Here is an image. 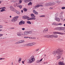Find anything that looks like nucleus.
<instances>
[{"label":"nucleus","instance_id":"obj_1","mask_svg":"<svg viewBox=\"0 0 65 65\" xmlns=\"http://www.w3.org/2000/svg\"><path fill=\"white\" fill-rule=\"evenodd\" d=\"M63 54V50L61 48H59L56 51H54L53 52V54L54 56L56 55L57 54L58 55H62Z\"/></svg>","mask_w":65,"mask_h":65},{"label":"nucleus","instance_id":"obj_2","mask_svg":"<svg viewBox=\"0 0 65 65\" xmlns=\"http://www.w3.org/2000/svg\"><path fill=\"white\" fill-rule=\"evenodd\" d=\"M34 61H35V58H31L27 60V62L28 63H31L33 62Z\"/></svg>","mask_w":65,"mask_h":65},{"label":"nucleus","instance_id":"obj_3","mask_svg":"<svg viewBox=\"0 0 65 65\" xmlns=\"http://www.w3.org/2000/svg\"><path fill=\"white\" fill-rule=\"evenodd\" d=\"M44 37H46V38H53V37H54V35H46L44 36Z\"/></svg>","mask_w":65,"mask_h":65},{"label":"nucleus","instance_id":"obj_4","mask_svg":"<svg viewBox=\"0 0 65 65\" xmlns=\"http://www.w3.org/2000/svg\"><path fill=\"white\" fill-rule=\"evenodd\" d=\"M19 17L18 16H17L14 17L11 20V21L13 22H15L18 20V18Z\"/></svg>","mask_w":65,"mask_h":65},{"label":"nucleus","instance_id":"obj_5","mask_svg":"<svg viewBox=\"0 0 65 65\" xmlns=\"http://www.w3.org/2000/svg\"><path fill=\"white\" fill-rule=\"evenodd\" d=\"M55 30H64V28L63 27H56L55 28Z\"/></svg>","mask_w":65,"mask_h":65},{"label":"nucleus","instance_id":"obj_6","mask_svg":"<svg viewBox=\"0 0 65 65\" xmlns=\"http://www.w3.org/2000/svg\"><path fill=\"white\" fill-rule=\"evenodd\" d=\"M10 10L11 11H14V12H15V11H17V10H15L14 8L12 6H11L10 7Z\"/></svg>","mask_w":65,"mask_h":65},{"label":"nucleus","instance_id":"obj_7","mask_svg":"<svg viewBox=\"0 0 65 65\" xmlns=\"http://www.w3.org/2000/svg\"><path fill=\"white\" fill-rule=\"evenodd\" d=\"M53 33H54V34H59L60 35H63V34H64V33H63L56 31L54 32Z\"/></svg>","mask_w":65,"mask_h":65},{"label":"nucleus","instance_id":"obj_8","mask_svg":"<svg viewBox=\"0 0 65 65\" xmlns=\"http://www.w3.org/2000/svg\"><path fill=\"white\" fill-rule=\"evenodd\" d=\"M22 18L23 19H29L30 18L28 16L25 15L23 16Z\"/></svg>","mask_w":65,"mask_h":65},{"label":"nucleus","instance_id":"obj_9","mask_svg":"<svg viewBox=\"0 0 65 65\" xmlns=\"http://www.w3.org/2000/svg\"><path fill=\"white\" fill-rule=\"evenodd\" d=\"M33 12L36 15H38V13L37 12H36L35 10H33Z\"/></svg>","mask_w":65,"mask_h":65},{"label":"nucleus","instance_id":"obj_10","mask_svg":"<svg viewBox=\"0 0 65 65\" xmlns=\"http://www.w3.org/2000/svg\"><path fill=\"white\" fill-rule=\"evenodd\" d=\"M17 36H22V33L21 32H17Z\"/></svg>","mask_w":65,"mask_h":65},{"label":"nucleus","instance_id":"obj_11","mask_svg":"<svg viewBox=\"0 0 65 65\" xmlns=\"http://www.w3.org/2000/svg\"><path fill=\"white\" fill-rule=\"evenodd\" d=\"M59 18L61 20H63V17L62 15H60L59 16Z\"/></svg>","mask_w":65,"mask_h":65},{"label":"nucleus","instance_id":"obj_12","mask_svg":"<svg viewBox=\"0 0 65 65\" xmlns=\"http://www.w3.org/2000/svg\"><path fill=\"white\" fill-rule=\"evenodd\" d=\"M55 20L57 22H60V19L59 18H55Z\"/></svg>","mask_w":65,"mask_h":65},{"label":"nucleus","instance_id":"obj_13","mask_svg":"<svg viewBox=\"0 0 65 65\" xmlns=\"http://www.w3.org/2000/svg\"><path fill=\"white\" fill-rule=\"evenodd\" d=\"M26 45L27 46H32L31 43H30L29 44H26Z\"/></svg>","mask_w":65,"mask_h":65},{"label":"nucleus","instance_id":"obj_14","mask_svg":"<svg viewBox=\"0 0 65 65\" xmlns=\"http://www.w3.org/2000/svg\"><path fill=\"white\" fill-rule=\"evenodd\" d=\"M52 25H54V26H58V24L56 22H53L52 24Z\"/></svg>","mask_w":65,"mask_h":65},{"label":"nucleus","instance_id":"obj_15","mask_svg":"<svg viewBox=\"0 0 65 65\" xmlns=\"http://www.w3.org/2000/svg\"><path fill=\"white\" fill-rule=\"evenodd\" d=\"M61 55H58V56H56L57 60H59V59L60 58H61Z\"/></svg>","mask_w":65,"mask_h":65},{"label":"nucleus","instance_id":"obj_16","mask_svg":"<svg viewBox=\"0 0 65 65\" xmlns=\"http://www.w3.org/2000/svg\"><path fill=\"white\" fill-rule=\"evenodd\" d=\"M25 42V41L24 40H21L19 41V43H23V42Z\"/></svg>","mask_w":65,"mask_h":65},{"label":"nucleus","instance_id":"obj_17","mask_svg":"<svg viewBox=\"0 0 65 65\" xmlns=\"http://www.w3.org/2000/svg\"><path fill=\"white\" fill-rule=\"evenodd\" d=\"M29 19L30 20H36V18L34 17H31L29 18Z\"/></svg>","mask_w":65,"mask_h":65},{"label":"nucleus","instance_id":"obj_18","mask_svg":"<svg viewBox=\"0 0 65 65\" xmlns=\"http://www.w3.org/2000/svg\"><path fill=\"white\" fill-rule=\"evenodd\" d=\"M24 34L25 35H28V34H29L28 32L27 31H25L24 32Z\"/></svg>","mask_w":65,"mask_h":65},{"label":"nucleus","instance_id":"obj_19","mask_svg":"<svg viewBox=\"0 0 65 65\" xmlns=\"http://www.w3.org/2000/svg\"><path fill=\"white\" fill-rule=\"evenodd\" d=\"M27 10L28 9H27L26 8H24L23 9V11H25V12H26V11H27Z\"/></svg>","mask_w":65,"mask_h":65},{"label":"nucleus","instance_id":"obj_20","mask_svg":"<svg viewBox=\"0 0 65 65\" xmlns=\"http://www.w3.org/2000/svg\"><path fill=\"white\" fill-rule=\"evenodd\" d=\"M54 37H55V38H58V35H56V34H55L54 35Z\"/></svg>","mask_w":65,"mask_h":65},{"label":"nucleus","instance_id":"obj_21","mask_svg":"<svg viewBox=\"0 0 65 65\" xmlns=\"http://www.w3.org/2000/svg\"><path fill=\"white\" fill-rule=\"evenodd\" d=\"M48 31V29H44L43 31V32H47Z\"/></svg>","mask_w":65,"mask_h":65},{"label":"nucleus","instance_id":"obj_22","mask_svg":"<svg viewBox=\"0 0 65 65\" xmlns=\"http://www.w3.org/2000/svg\"><path fill=\"white\" fill-rule=\"evenodd\" d=\"M33 0H27L25 1L26 3H28V2H30V1H31Z\"/></svg>","mask_w":65,"mask_h":65},{"label":"nucleus","instance_id":"obj_23","mask_svg":"<svg viewBox=\"0 0 65 65\" xmlns=\"http://www.w3.org/2000/svg\"><path fill=\"white\" fill-rule=\"evenodd\" d=\"M30 16L31 17H35V16L34 15L33 13L31 14Z\"/></svg>","mask_w":65,"mask_h":65},{"label":"nucleus","instance_id":"obj_24","mask_svg":"<svg viewBox=\"0 0 65 65\" xmlns=\"http://www.w3.org/2000/svg\"><path fill=\"white\" fill-rule=\"evenodd\" d=\"M19 25H22V21H21L19 23Z\"/></svg>","mask_w":65,"mask_h":65},{"label":"nucleus","instance_id":"obj_25","mask_svg":"<svg viewBox=\"0 0 65 65\" xmlns=\"http://www.w3.org/2000/svg\"><path fill=\"white\" fill-rule=\"evenodd\" d=\"M47 5H48V6H51L52 5L51 3H47Z\"/></svg>","mask_w":65,"mask_h":65},{"label":"nucleus","instance_id":"obj_26","mask_svg":"<svg viewBox=\"0 0 65 65\" xmlns=\"http://www.w3.org/2000/svg\"><path fill=\"white\" fill-rule=\"evenodd\" d=\"M32 2H29V3L28 4V5L29 6V5H32Z\"/></svg>","mask_w":65,"mask_h":65},{"label":"nucleus","instance_id":"obj_27","mask_svg":"<svg viewBox=\"0 0 65 65\" xmlns=\"http://www.w3.org/2000/svg\"><path fill=\"white\" fill-rule=\"evenodd\" d=\"M27 24H31V23L30 21H27Z\"/></svg>","mask_w":65,"mask_h":65},{"label":"nucleus","instance_id":"obj_28","mask_svg":"<svg viewBox=\"0 0 65 65\" xmlns=\"http://www.w3.org/2000/svg\"><path fill=\"white\" fill-rule=\"evenodd\" d=\"M15 12H16V13H17V14H20V12H19V11H17L16 10V11H15Z\"/></svg>","mask_w":65,"mask_h":65},{"label":"nucleus","instance_id":"obj_29","mask_svg":"<svg viewBox=\"0 0 65 65\" xmlns=\"http://www.w3.org/2000/svg\"><path fill=\"white\" fill-rule=\"evenodd\" d=\"M40 7L39 5H37V6H35V8H36V7H37L38 8V7Z\"/></svg>","mask_w":65,"mask_h":65},{"label":"nucleus","instance_id":"obj_30","mask_svg":"<svg viewBox=\"0 0 65 65\" xmlns=\"http://www.w3.org/2000/svg\"><path fill=\"white\" fill-rule=\"evenodd\" d=\"M45 17V15H42L40 16V17L42 18V17Z\"/></svg>","mask_w":65,"mask_h":65},{"label":"nucleus","instance_id":"obj_31","mask_svg":"<svg viewBox=\"0 0 65 65\" xmlns=\"http://www.w3.org/2000/svg\"><path fill=\"white\" fill-rule=\"evenodd\" d=\"M21 60H22V58H20V59H19L18 61L19 63H20V62H21Z\"/></svg>","mask_w":65,"mask_h":65},{"label":"nucleus","instance_id":"obj_32","mask_svg":"<svg viewBox=\"0 0 65 65\" xmlns=\"http://www.w3.org/2000/svg\"><path fill=\"white\" fill-rule=\"evenodd\" d=\"M5 11V9H3L0 10L1 12H3V11Z\"/></svg>","mask_w":65,"mask_h":65},{"label":"nucleus","instance_id":"obj_33","mask_svg":"<svg viewBox=\"0 0 65 65\" xmlns=\"http://www.w3.org/2000/svg\"><path fill=\"white\" fill-rule=\"evenodd\" d=\"M51 5H55V3H54V2H53L51 3Z\"/></svg>","mask_w":65,"mask_h":65},{"label":"nucleus","instance_id":"obj_34","mask_svg":"<svg viewBox=\"0 0 65 65\" xmlns=\"http://www.w3.org/2000/svg\"><path fill=\"white\" fill-rule=\"evenodd\" d=\"M19 7L20 9H21L22 8V6L20 5H19Z\"/></svg>","mask_w":65,"mask_h":65},{"label":"nucleus","instance_id":"obj_35","mask_svg":"<svg viewBox=\"0 0 65 65\" xmlns=\"http://www.w3.org/2000/svg\"><path fill=\"white\" fill-rule=\"evenodd\" d=\"M31 44L32 45V46H33V45H35V43H31Z\"/></svg>","mask_w":65,"mask_h":65},{"label":"nucleus","instance_id":"obj_36","mask_svg":"<svg viewBox=\"0 0 65 65\" xmlns=\"http://www.w3.org/2000/svg\"><path fill=\"white\" fill-rule=\"evenodd\" d=\"M28 32V34H31L32 33V31H29V32Z\"/></svg>","mask_w":65,"mask_h":65},{"label":"nucleus","instance_id":"obj_37","mask_svg":"<svg viewBox=\"0 0 65 65\" xmlns=\"http://www.w3.org/2000/svg\"><path fill=\"white\" fill-rule=\"evenodd\" d=\"M65 7H61V9H65Z\"/></svg>","mask_w":65,"mask_h":65},{"label":"nucleus","instance_id":"obj_38","mask_svg":"<svg viewBox=\"0 0 65 65\" xmlns=\"http://www.w3.org/2000/svg\"><path fill=\"white\" fill-rule=\"evenodd\" d=\"M3 26L1 25H0V28H2Z\"/></svg>","mask_w":65,"mask_h":65},{"label":"nucleus","instance_id":"obj_39","mask_svg":"<svg viewBox=\"0 0 65 65\" xmlns=\"http://www.w3.org/2000/svg\"><path fill=\"white\" fill-rule=\"evenodd\" d=\"M3 34H0V37H2V36H3Z\"/></svg>","mask_w":65,"mask_h":65},{"label":"nucleus","instance_id":"obj_40","mask_svg":"<svg viewBox=\"0 0 65 65\" xmlns=\"http://www.w3.org/2000/svg\"><path fill=\"white\" fill-rule=\"evenodd\" d=\"M19 43H19V41L18 42H15V44H19Z\"/></svg>","mask_w":65,"mask_h":65},{"label":"nucleus","instance_id":"obj_41","mask_svg":"<svg viewBox=\"0 0 65 65\" xmlns=\"http://www.w3.org/2000/svg\"><path fill=\"white\" fill-rule=\"evenodd\" d=\"M58 25H62V23H59L58 24H57V26H58Z\"/></svg>","mask_w":65,"mask_h":65},{"label":"nucleus","instance_id":"obj_42","mask_svg":"<svg viewBox=\"0 0 65 65\" xmlns=\"http://www.w3.org/2000/svg\"><path fill=\"white\" fill-rule=\"evenodd\" d=\"M22 24H25V22L23 21H22Z\"/></svg>","mask_w":65,"mask_h":65},{"label":"nucleus","instance_id":"obj_43","mask_svg":"<svg viewBox=\"0 0 65 65\" xmlns=\"http://www.w3.org/2000/svg\"><path fill=\"white\" fill-rule=\"evenodd\" d=\"M19 2L20 3H21L22 2V1L21 0H20L19 1Z\"/></svg>","mask_w":65,"mask_h":65},{"label":"nucleus","instance_id":"obj_44","mask_svg":"<svg viewBox=\"0 0 65 65\" xmlns=\"http://www.w3.org/2000/svg\"><path fill=\"white\" fill-rule=\"evenodd\" d=\"M49 9H53V8L51 7Z\"/></svg>","mask_w":65,"mask_h":65},{"label":"nucleus","instance_id":"obj_45","mask_svg":"<svg viewBox=\"0 0 65 65\" xmlns=\"http://www.w3.org/2000/svg\"><path fill=\"white\" fill-rule=\"evenodd\" d=\"M39 51V49H37L36 50V52H38Z\"/></svg>","mask_w":65,"mask_h":65},{"label":"nucleus","instance_id":"obj_46","mask_svg":"<svg viewBox=\"0 0 65 65\" xmlns=\"http://www.w3.org/2000/svg\"><path fill=\"white\" fill-rule=\"evenodd\" d=\"M57 3H58V4H59V3H60V2H59V1H57Z\"/></svg>","mask_w":65,"mask_h":65},{"label":"nucleus","instance_id":"obj_47","mask_svg":"<svg viewBox=\"0 0 65 65\" xmlns=\"http://www.w3.org/2000/svg\"><path fill=\"white\" fill-rule=\"evenodd\" d=\"M24 38H28V37H24Z\"/></svg>","mask_w":65,"mask_h":65},{"label":"nucleus","instance_id":"obj_48","mask_svg":"<svg viewBox=\"0 0 65 65\" xmlns=\"http://www.w3.org/2000/svg\"><path fill=\"white\" fill-rule=\"evenodd\" d=\"M37 63H39V60H37L36 62Z\"/></svg>","mask_w":65,"mask_h":65},{"label":"nucleus","instance_id":"obj_49","mask_svg":"<svg viewBox=\"0 0 65 65\" xmlns=\"http://www.w3.org/2000/svg\"><path fill=\"white\" fill-rule=\"evenodd\" d=\"M39 5L40 6H42V7L43 6V5Z\"/></svg>","mask_w":65,"mask_h":65},{"label":"nucleus","instance_id":"obj_50","mask_svg":"<svg viewBox=\"0 0 65 65\" xmlns=\"http://www.w3.org/2000/svg\"><path fill=\"white\" fill-rule=\"evenodd\" d=\"M42 58L40 60H39V62H41V61H42Z\"/></svg>","mask_w":65,"mask_h":65},{"label":"nucleus","instance_id":"obj_51","mask_svg":"<svg viewBox=\"0 0 65 65\" xmlns=\"http://www.w3.org/2000/svg\"><path fill=\"white\" fill-rule=\"evenodd\" d=\"M25 28H22V30H25Z\"/></svg>","mask_w":65,"mask_h":65},{"label":"nucleus","instance_id":"obj_52","mask_svg":"<svg viewBox=\"0 0 65 65\" xmlns=\"http://www.w3.org/2000/svg\"><path fill=\"white\" fill-rule=\"evenodd\" d=\"M14 29V27H12L11 28V29Z\"/></svg>","mask_w":65,"mask_h":65},{"label":"nucleus","instance_id":"obj_53","mask_svg":"<svg viewBox=\"0 0 65 65\" xmlns=\"http://www.w3.org/2000/svg\"><path fill=\"white\" fill-rule=\"evenodd\" d=\"M63 12H61V14H63Z\"/></svg>","mask_w":65,"mask_h":65},{"label":"nucleus","instance_id":"obj_54","mask_svg":"<svg viewBox=\"0 0 65 65\" xmlns=\"http://www.w3.org/2000/svg\"><path fill=\"white\" fill-rule=\"evenodd\" d=\"M3 9H6V8L5 7H3Z\"/></svg>","mask_w":65,"mask_h":65},{"label":"nucleus","instance_id":"obj_55","mask_svg":"<svg viewBox=\"0 0 65 65\" xmlns=\"http://www.w3.org/2000/svg\"><path fill=\"white\" fill-rule=\"evenodd\" d=\"M22 62L23 64H24V61H22Z\"/></svg>","mask_w":65,"mask_h":65},{"label":"nucleus","instance_id":"obj_56","mask_svg":"<svg viewBox=\"0 0 65 65\" xmlns=\"http://www.w3.org/2000/svg\"><path fill=\"white\" fill-rule=\"evenodd\" d=\"M21 12H22V13H23V10H21Z\"/></svg>","mask_w":65,"mask_h":65},{"label":"nucleus","instance_id":"obj_57","mask_svg":"<svg viewBox=\"0 0 65 65\" xmlns=\"http://www.w3.org/2000/svg\"><path fill=\"white\" fill-rule=\"evenodd\" d=\"M2 59H3V58H0V60H2Z\"/></svg>","mask_w":65,"mask_h":65},{"label":"nucleus","instance_id":"obj_58","mask_svg":"<svg viewBox=\"0 0 65 65\" xmlns=\"http://www.w3.org/2000/svg\"><path fill=\"white\" fill-rule=\"evenodd\" d=\"M29 20H30V19H27L28 21H29Z\"/></svg>","mask_w":65,"mask_h":65},{"label":"nucleus","instance_id":"obj_59","mask_svg":"<svg viewBox=\"0 0 65 65\" xmlns=\"http://www.w3.org/2000/svg\"><path fill=\"white\" fill-rule=\"evenodd\" d=\"M11 64L12 65H13V62H12L11 63Z\"/></svg>","mask_w":65,"mask_h":65},{"label":"nucleus","instance_id":"obj_60","mask_svg":"<svg viewBox=\"0 0 65 65\" xmlns=\"http://www.w3.org/2000/svg\"><path fill=\"white\" fill-rule=\"evenodd\" d=\"M2 31V29H0V31Z\"/></svg>","mask_w":65,"mask_h":65},{"label":"nucleus","instance_id":"obj_61","mask_svg":"<svg viewBox=\"0 0 65 65\" xmlns=\"http://www.w3.org/2000/svg\"><path fill=\"white\" fill-rule=\"evenodd\" d=\"M64 28V30H65V27L63 28Z\"/></svg>","mask_w":65,"mask_h":65},{"label":"nucleus","instance_id":"obj_62","mask_svg":"<svg viewBox=\"0 0 65 65\" xmlns=\"http://www.w3.org/2000/svg\"><path fill=\"white\" fill-rule=\"evenodd\" d=\"M9 17L10 18H11V16H10Z\"/></svg>","mask_w":65,"mask_h":65},{"label":"nucleus","instance_id":"obj_63","mask_svg":"<svg viewBox=\"0 0 65 65\" xmlns=\"http://www.w3.org/2000/svg\"><path fill=\"white\" fill-rule=\"evenodd\" d=\"M28 38H31V37H28Z\"/></svg>","mask_w":65,"mask_h":65},{"label":"nucleus","instance_id":"obj_64","mask_svg":"<svg viewBox=\"0 0 65 65\" xmlns=\"http://www.w3.org/2000/svg\"><path fill=\"white\" fill-rule=\"evenodd\" d=\"M64 26L65 27V24H64Z\"/></svg>","mask_w":65,"mask_h":65}]
</instances>
